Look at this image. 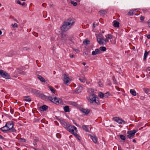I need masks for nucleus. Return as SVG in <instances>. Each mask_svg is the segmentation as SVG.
I'll return each instance as SVG.
<instances>
[{"label":"nucleus","instance_id":"f257e3e1","mask_svg":"<svg viewBox=\"0 0 150 150\" xmlns=\"http://www.w3.org/2000/svg\"><path fill=\"white\" fill-rule=\"evenodd\" d=\"M75 22L74 19L70 18L64 21L61 27V30L62 31H66L69 29Z\"/></svg>","mask_w":150,"mask_h":150},{"label":"nucleus","instance_id":"f03ea898","mask_svg":"<svg viewBox=\"0 0 150 150\" xmlns=\"http://www.w3.org/2000/svg\"><path fill=\"white\" fill-rule=\"evenodd\" d=\"M98 98L96 95L94 94H92L90 95L88 100L91 103H92L94 102H95L97 104H100V102L98 100Z\"/></svg>","mask_w":150,"mask_h":150},{"label":"nucleus","instance_id":"7ed1b4c3","mask_svg":"<svg viewBox=\"0 0 150 150\" xmlns=\"http://www.w3.org/2000/svg\"><path fill=\"white\" fill-rule=\"evenodd\" d=\"M7 127L9 130H10L11 132H16V130L15 129L13 128V124L11 121L7 122L5 125Z\"/></svg>","mask_w":150,"mask_h":150},{"label":"nucleus","instance_id":"20e7f679","mask_svg":"<svg viewBox=\"0 0 150 150\" xmlns=\"http://www.w3.org/2000/svg\"><path fill=\"white\" fill-rule=\"evenodd\" d=\"M31 92L32 93L37 97L42 98L45 96L43 94L40 93V91L35 89H32Z\"/></svg>","mask_w":150,"mask_h":150},{"label":"nucleus","instance_id":"39448f33","mask_svg":"<svg viewBox=\"0 0 150 150\" xmlns=\"http://www.w3.org/2000/svg\"><path fill=\"white\" fill-rule=\"evenodd\" d=\"M66 129L72 134H74V130L76 132L77 128L74 126L70 125L69 124Z\"/></svg>","mask_w":150,"mask_h":150},{"label":"nucleus","instance_id":"423d86ee","mask_svg":"<svg viewBox=\"0 0 150 150\" xmlns=\"http://www.w3.org/2000/svg\"><path fill=\"white\" fill-rule=\"evenodd\" d=\"M0 75L6 79H10V75L5 71L2 70H0Z\"/></svg>","mask_w":150,"mask_h":150},{"label":"nucleus","instance_id":"0eeeda50","mask_svg":"<svg viewBox=\"0 0 150 150\" xmlns=\"http://www.w3.org/2000/svg\"><path fill=\"white\" fill-rule=\"evenodd\" d=\"M113 119L114 121L120 124H125L127 123L125 121L121 119L119 117H113Z\"/></svg>","mask_w":150,"mask_h":150},{"label":"nucleus","instance_id":"6e6552de","mask_svg":"<svg viewBox=\"0 0 150 150\" xmlns=\"http://www.w3.org/2000/svg\"><path fill=\"white\" fill-rule=\"evenodd\" d=\"M102 35L101 34H98L96 36L97 41L98 43L101 45L103 44L104 41V40L102 37Z\"/></svg>","mask_w":150,"mask_h":150},{"label":"nucleus","instance_id":"1a4fd4ad","mask_svg":"<svg viewBox=\"0 0 150 150\" xmlns=\"http://www.w3.org/2000/svg\"><path fill=\"white\" fill-rule=\"evenodd\" d=\"M63 76H64L63 79L64 83L65 84H67L70 81V79L68 76L65 74H63Z\"/></svg>","mask_w":150,"mask_h":150},{"label":"nucleus","instance_id":"9d476101","mask_svg":"<svg viewBox=\"0 0 150 150\" xmlns=\"http://www.w3.org/2000/svg\"><path fill=\"white\" fill-rule=\"evenodd\" d=\"M80 111H81L85 115H88L90 112V110L89 109H85L82 108H80Z\"/></svg>","mask_w":150,"mask_h":150},{"label":"nucleus","instance_id":"9b49d317","mask_svg":"<svg viewBox=\"0 0 150 150\" xmlns=\"http://www.w3.org/2000/svg\"><path fill=\"white\" fill-rule=\"evenodd\" d=\"M61 124L66 129L67 127L69 124L67 123L64 121L62 120L61 119L60 120Z\"/></svg>","mask_w":150,"mask_h":150},{"label":"nucleus","instance_id":"f8f14e48","mask_svg":"<svg viewBox=\"0 0 150 150\" xmlns=\"http://www.w3.org/2000/svg\"><path fill=\"white\" fill-rule=\"evenodd\" d=\"M101 52L99 49H96L94 51H93L92 52V54L93 55H95L97 54H101Z\"/></svg>","mask_w":150,"mask_h":150},{"label":"nucleus","instance_id":"ddd939ff","mask_svg":"<svg viewBox=\"0 0 150 150\" xmlns=\"http://www.w3.org/2000/svg\"><path fill=\"white\" fill-rule=\"evenodd\" d=\"M61 100L59 98H57L56 97H54L53 103L57 104H58L61 103Z\"/></svg>","mask_w":150,"mask_h":150},{"label":"nucleus","instance_id":"4468645a","mask_svg":"<svg viewBox=\"0 0 150 150\" xmlns=\"http://www.w3.org/2000/svg\"><path fill=\"white\" fill-rule=\"evenodd\" d=\"M82 89V87L81 86H79L75 90V92L76 93H79L81 92Z\"/></svg>","mask_w":150,"mask_h":150},{"label":"nucleus","instance_id":"2eb2a0df","mask_svg":"<svg viewBox=\"0 0 150 150\" xmlns=\"http://www.w3.org/2000/svg\"><path fill=\"white\" fill-rule=\"evenodd\" d=\"M38 78L42 82H45L46 80H45V79L42 77L40 75H38L37 76Z\"/></svg>","mask_w":150,"mask_h":150},{"label":"nucleus","instance_id":"dca6fc26","mask_svg":"<svg viewBox=\"0 0 150 150\" xmlns=\"http://www.w3.org/2000/svg\"><path fill=\"white\" fill-rule=\"evenodd\" d=\"M0 129L4 133L6 132L7 131H9L6 125L4 126L1 128Z\"/></svg>","mask_w":150,"mask_h":150},{"label":"nucleus","instance_id":"f3484780","mask_svg":"<svg viewBox=\"0 0 150 150\" xmlns=\"http://www.w3.org/2000/svg\"><path fill=\"white\" fill-rule=\"evenodd\" d=\"M48 106L46 105H44L40 108V109L41 111H44L46 110L47 109Z\"/></svg>","mask_w":150,"mask_h":150},{"label":"nucleus","instance_id":"a211bd4d","mask_svg":"<svg viewBox=\"0 0 150 150\" xmlns=\"http://www.w3.org/2000/svg\"><path fill=\"white\" fill-rule=\"evenodd\" d=\"M23 100L25 101L30 102L31 101V98L29 96H24L23 97Z\"/></svg>","mask_w":150,"mask_h":150},{"label":"nucleus","instance_id":"6ab92c4d","mask_svg":"<svg viewBox=\"0 0 150 150\" xmlns=\"http://www.w3.org/2000/svg\"><path fill=\"white\" fill-rule=\"evenodd\" d=\"M113 26L115 27L118 28L119 26V22L115 20L113 21Z\"/></svg>","mask_w":150,"mask_h":150},{"label":"nucleus","instance_id":"aec40b11","mask_svg":"<svg viewBox=\"0 0 150 150\" xmlns=\"http://www.w3.org/2000/svg\"><path fill=\"white\" fill-rule=\"evenodd\" d=\"M82 128L86 132H89V130L88 129V126L85 125L82 126Z\"/></svg>","mask_w":150,"mask_h":150},{"label":"nucleus","instance_id":"412c9836","mask_svg":"<svg viewBox=\"0 0 150 150\" xmlns=\"http://www.w3.org/2000/svg\"><path fill=\"white\" fill-rule=\"evenodd\" d=\"M143 90L147 94H149V93L150 92V89L147 88H143Z\"/></svg>","mask_w":150,"mask_h":150},{"label":"nucleus","instance_id":"4be33fe9","mask_svg":"<svg viewBox=\"0 0 150 150\" xmlns=\"http://www.w3.org/2000/svg\"><path fill=\"white\" fill-rule=\"evenodd\" d=\"M91 137L95 143H96L97 142V138L96 136H91Z\"/></svg>","mask_w":150,"mask_h":150},{"label":"nucleus","instance_id":"5701e85b","mask_svg":"<svg viewBox=\"0 0 150 150\" xmlns=\"http://www.w3.org/2000/svg\"><path fill=\"white\" fill-rule=\"evenodd\" d=\"M136 11V9L132 10L130 11L128 13V15L132 16L133 14L135 13Z\"/></svg>","mask_w":150,"mask_h":150},{"label":"nucleus","instance_id":"b1692460","mask_svg":"<svg viewBox=\"0 0 150 150\" xmlns=\"http://www.w3.org/2000/svg\"><path fill=\"white\" fill-rule=\"evenodd\" d=\"M150 52V51L149 52H147L146 51H145L144 56V60H146L147 56L149 54Z\"/></svg>","mask_w":150,"mask_h":150},{"label":"nucleus","instance_id":"393cba45","mask_svg":"<svg viewBox=\"0 0 150 150\" xmlns=\"http://www.w3.org/2000/svg\"><path fill=\"white\" fill-rule=\"evenodd\" d=\"M100 13V15L101 16H103L105 15L107 13V11L105 10H102L99 12Z\"/></svg>","mask_w":150,"mask_h":150},{"label":"nucleus","instance_id":"a878e982","mask_svg":"<svg viewBox=\"0 0 150 150\" xmlns=\"http://www.w3.org/2000/svg\"><path fill=\"white\" fill-rule=\"evenodd\" d=\"M64 109L65 112H69L70 111L69 107L68 106H66L64 108Z\"/></svg>","mask_w":150,"mask_h":150},{"label":"nucleus","instance_id":"bb28decb","mask_svg":"<svg viewBox=\"0 0 150 150\" xmlns=\"http://www.w3.org/2000/svg\"><path fill=\"white\" fill-rule=\"evenodd\" d=\"M130 92L131 94L134 96H136V92L135 91L134 89H130Z\"/></svg>","mask_w":150,"mask_h":150},{"label":"nucleus","instance_id":"cd10ccee","mask_svg":"<svg viewBox=\"0 0 150 150\" xmlns=\"http://www.w3.org/2000/svg\"><path fill=\"white\" fill-rule=\"evenodd\" d=\"M83 43L85 45H88L90 44V41L88 40H85L83 41Z\"/></svg>","mask_w":150,"mask_h":150},{"label":"nucleus","instance_id":"c85d7f7f","mask_svg":"<svg viewBox=\"0 0 150 150\" xmlns=\"http://www.w3.org/2000/svg\"><path fill=\"white\" fill-rule=\"evenodd\" d=\"M47 98L50 100L53 103L54 97H52V96H48Z\"/></svg>","mask_w":150,"mask_h":150},{"label":"nucleus","instance_id":"c756f323","mask_svg":"<svg viewBox=\"0 0 150 150\" xmlns=\"http://www.w3.org/2000/svg\"><path fill=\"white\" fill-rule=\"evenodd\" d=\"M100 50L103 52L105 51L106 50V48L105 47H101L99 48Z\"/></svg>","mask_w":150,"mask_h":150},{"label":"nucleus","instance_id":"7c9ffc66","mask_svg":"<svg viewBox=\"0 0 150 150\" xmlns=\"http://www.w3.org/2000/svg\"><path fill=\"white\" fill-rule=\"evenodd\" d=\"M120 138L123 140H125L126 139L125 137L123 135H120L119 136Z\"/></svg>","mask_w":150,"mask_h":150},{"label":"nucleus","instance_id":"2f4dec72","mask_svg":"<svg viewBox=\"0 0 150 150\" xmlns=\"http://www.w3.org/2000/svg\"><path fill=\"white\" fill-rule=\"evenodd\" d=\"M127 133L134 137V134H133V133L132 132V131H128L127 132Z\"/></svg>","mask_w":150,"mask_h":150},{"label":"nucleus","instance_id":"473e14b6","mask_svg":"<svg viewBox=\"0 0 150 150\" xmlns=\"http://www.w3.org/2000/svg\"><path fill=\"white\" fill-rule=\"evenodd\" d=\"M75 137H76L79 140H80V136H79V135L77 134V133H74V134H73Z\"/></svg>","mask_w":150,"mask_h":150},{"label":"nucleus","instance_id":"72a5a7b5","mask_svg":"<svg viewBox=\"0 0 150 150\" xmlns=\"http://www.w3.org/2000/svg\"><path fill=\"white\" fill-rule=\"evenodd\" d=\"M99 96L100 98H102L104 97V94L101 92H100L99 93Z\"/></svg>","mask_w":150,"mask_h":150},{"label":"nucleus","instance_id":"f704fd0d","mask_svg":"<svg viewBox=\"0 0 150 150\" xmlns=\"http://www.w3.org/2000/svg\"><path fill=\"white\" fill-rule=\"evenodd\" d=\"M48 88L50 89V91H51L52 92V93H54L55 92V90L54 89H53L52 87L50 86H48Z\"/></svg>","mask_w":150,"mask_h":150},{"label":"nucleus","instance_id":"c9c22d12","mask_svg":"<svg viewBox=\"0 0 150 150\" xmlns=\"http://www.w3.org/2000/svg\"><path fill=\"white\" fill-rule=\"evenodd\" d=\"M61 38L62 39H64V38L66 37V35L65 34H64L62 33H61Z\"/></svg>","mask_w":150,"mask_h":150},{"label":"nucleus","instance_id":"e433bc0d","mask_svg":"<svg viewBox=\"0 0 150 150\" xmlns=\"http://www.w3.org/2000/svg\"><path fill=\"white\" fill-rule=\"evenodd\" d=\"M71 3L73 4L74 6H76L77 5V3L76 2H74V1L71 0Z\"/></svg>","mask_w":150,"mask_h":150},{"label":"nucleus","instance_id":"4c0bfd02","mask_svg":"<svg viewBox=\"0 0 150 150\" xmlns=\"http://www.w3.org/2000/svg\"><path fill=\"white\" fill-rule=\"evenodd\" d=\"M19 73L23 75H25L26 74V73L25 72L21 70H20L19 71Z\"/></svg>","mask_w":150,"mask_h":150},{"label":"nucleus","instance_id":"58836bf2","mask_svg":"<svg viewBox=\"0 0 150 150\" xmlns=\"http://www.w3.org/2000/svg\"><path fill=\"white\" fill-rule=\"evenodd\" d=\"M110 96L109 93H107L104 94V97L105 98H107L108 96Z\"/></svg>","mask_w":150,"mask_h":150},{"label":"nucleus","instance_id":"ea45409f","mask_svg":"<svg viewBox=\"0 0 150 150\" xmlns=\"http://www.w3.org/2000/svg\"><path fill=\"white\" fill-rule=\"evenodd\" d=\"M108 39H111L112 38V36L111 34H108L107 35V36L106 37Z\"/></svg>","mask_w":150,"mask_h":150},{"label":"nucleus","instance_id":"a19ab883","mask_svg":"<svg viewBox=\"0 0 150 150\" xmlns=\"http://www.w3.org/2000/svg\"><path fill=\"white\" fill-rule=\"evenodd\" d=\"M18 24L16 23H15L14 24H12L11 26L13 28L17 27H18Z\"/></svg>","mask_w":150,"mask_h":150},{"label":"nucleus","instance_id":"79ce46f5","mask_svg":"<svg viewBox=\"0 0 150 150\" xmlns=\"http://www.w3.org/2000/svg\"><path fill=\"white\" fill-rule=\"evenodd\" d=\"M98 84L100 87H102V86L103 84L100 81L98 82Z\"/></svg>","mask_w":150,"mask_h":150},{"label":"nucleus","instance_id":"37998d69","mask_svg":"<svg viewBox=\"0 0 150 150\" xmlns=\"http://www.w3.org/2000/svg\"><path fill=\"white\" fill-rule=\"evenodd\" d=\"M127 137L129 139H132L134 137L132 136H131L129 134H128V135H127Z\"/></svg>","mask_w":150,"mask_h":150},{"label":"nucleus","instance_id":"c03bdc74","mask_svg":"<svg viewBox=\"0 0 150 150\" xmlns=\"http://www.w3.org/2000/svg\"><path fill=\"white\" fill-rule=\"evenodd\" d=\"M23 49L24 50H29L30 48L28 47H25L23 48Z\"/></svg>","mask_w":150,"mask_h":150},{"label":"nucleus","instance_id":"a18cd8bd","mask_svg":"<svg viewBox=\"0 0 150 150\" xmlns=\"http://www.w3.org/2000/svg\"><path fill=\"white\" fill-rule=\"evenodd\" d=\"M79 80L81 82L84 83L85 82V80L84 79H82L80 78L79 79Z\"/></svg>","mask_w":150,"mask_h":150},{"label":"nucleus","instance_id":"49530a36","mask_svg":"<svg viewBox=\"0 0 150 150\" xmlns=\"http://www.w3.org/2000/svg\"><path fill=\"white\" fill-rule=\"evenodd\" d=\"M132 132L134 134V136L135 135V134L137 132V131L134 130H133L132 131Z\"/></svg>","mask_w":150,"mask_h":150},{"label":"nucleus","instance_id":"de8ad7c7","mask_svg":"<svg viewBox=\"0 0 150 150\" xmlns=\"http://www.w3.org/2000/svg\"><path fill=\"white\" fill-rule=\"evenodd\" d=\"M108 38L106 37V39L104 40V41L105 42H109V40H108Z\"/></svg>","mask_w":150,"mask_h":150},{"label":"nucleus","instance_id":"09e8293b","mask_svg":"<svg viewBox=\"0 0 150 150\" xmlns=\"http://www.w3.org/2000/svg\"><path fill=\"white\" fill-rule=\"evenodd\" d=\"M147 23L148 26L150 27V19L148 21Z\"/></svg>","mask_w":150,"mask_h":150},{"label":"nucleus","instance_id":"8fccbe9b","mask_svg":"<svg viewBox=\"0 0 150 150\" xmlns=\"http://www.w3.org/2000/svg\"><path fill=\"white\" fill-rule=\"evenodd\" d=\"M140 20L142 21H143L144 20V18L142 16H141L140 17Z\"/></svg>","mask_w":150,"mask_h":150},{"label":"nucleus","instance_id":"3c124183","mask_svg":"<svg viewBox=\"0 0 150 150\" xmlns=\"http://www.w3.org/2000/svg\"><path fill=\"white\" fill-rule=\"evenodd\" d=\"M144 98L145 97L143 96H141L140 97V99L142 100H143Z\"/></svg>","mask_w":150,"mask_h":150},{"label":"nucleus","instance_id":"603ef678","mask_svg":"<svg viewBox=\"0 0 150 150\" xmlns=\"http://www.w3.org/2000/svg\"><path fill=\"white\" fill-rule=\"evenodd\" d=\"M21 140L23 142H25V139H24L21 138Z\"/></svg>","mask_w":150,"mask_h":150},{"label":"nucleus","instance_id":"864d4df0","mask_svg":"<svg viewBox=\"0 0 150 150\" xmlns=\"http://www.w3.org/2000/svg\"><path fill=\"white\" fill-rule=\"evenodd\" d=\"M17 3L21 5V3L19 0H18L17 1Z\"/></svg>","mask_w":150,"mask_h":150},{"label":"nucleus","instance_id":"5fc2aeb1","mask_svg":"<svg viewBox=\"0 0 150 150\" xmlns=\"http://www.w3.org/2000/svg\"><path fill=\"white\" fill-rule=\"evenodd\" d=\"M71 104L74 105H76V103L75 102H73Z\"/></svg>","mask_w":150,"mask_h":150},{"label":"nucleus","instance_id":"6e6d98bb","mask_svg":"<svg viewBox=\"0 0 150 150\" xmlns=\"http://www.w3.org/2000/svg\"><path fill=\"white\" fill-rule=\"evenodd\" d=\"M147 38L149 39H150V34L148 35L147 36Z\"/></svg>","mask_w":150,"mask_h":150},{"label":"nucleus","instance_id":"4d7b16f0","mask_svg":"<svg viewBox=\"0 0 150 150\" xmlns=\"http://www.w3.org/2000/svg\"><path fill=\"white\" fill-rule=\"evenodd\" d=\"M95 25H96L95 22H94L93 23V28L95 27Z\"/></svg>","mask_w":150,"mask_h":150},{"label":"nucleus","instance_id":"13d9d810","mask_svg":"<svg viewBox=\"0 0 150 150\" xmlns=\"http://www.w3.org/2000/svg\"><path fill=\"white\" fill-rule=\"evenodd\" d=\"M0 139H4V137L0 134Z\"/></svg>","mask_w":150,"mask_h":150},{"label":"nucleus","instance_id":"bf43d9fd","mask_svg":"<svg viewBox=\"0 0 150 150\" xmlns=\"http://www.w3.org/2000/svg\"><path fill=\"white\" fill-rule=\"evenodd\" d=\"M25 4V3L24 2H23L22 4H21V5L23 6Z\"/></svg>","mask_w":150,"mask_h":150},{"label":"nucleus","instance_id":"052dcab7","mask_svg":"<svg viewBox=\"0 0 150 150\" xmlns=\"http://www.w3.org/2000/svg\"><path fill=\"white\" fill-rule=\"evenodd\" d=\"M13 20H14V21H16V22H17L18 23V21L15 18Z\"/></svg>","mask_w":150,"mask_h":150},{"label":"nucleus","instance_id":"680f3d73","mask_svg":"<svg viewBox=\"0 0 150 150\" xmlns=\"http://www.w3.org/2000/svg\"><path fill=\"white\" fill-rule=\"evenodd\" d=\"M74 55H72L70 56V57L71 58H73V57H74Z\"/></svg>","mask_w":150,"mask_h":150},{"label":"nucleus","instance_id":"e2e57ef3","mask_svg":"<svg viewBox=\"0 0 150 150\" xmlns=\"http://www.w3.org/2000/svg\"><path fill=\"white\" fill-rule=\"evenodd\" d=\"M132 141L133 142H134V143L136 142V140L135 139H133Z\"/></svg>","mask_w":150,"mask_h":150},{"label":"nucleus","instance_id":"0e129e2a","mask_svg":"<svg viewBox=\"0 0 150 150\" xmlns=\"http://www.w3.org/2000/svg\"><path fill=\"white\" fill-rule=\"evenodd\" d=\"M147 10L146 9H143L142 11L144 12L146 11Z\"/></svg>","mask_w":150,"mask_h":150},{"label":"nucleus","instance_id":"69168bd1","mask_svg":"<svg viewBox=\"0 0 150 150\" xmlns=\"http://www.w3.org/2000/svg\"><path fill=\"white\" fill-rule=\"evenodd\" d=\"M147 70L148 71H150V67H149V68H148L147 69Z\"/></svg>","mask_w":150,"mask_h":150},{"label":"nucleus","instance_id":"338daca9","mask_svg":"<svg viewBox=\"0 0 150 150\" xmlns=\"http://www.w3.org/2000/svg\"><path fill=\"white\" fill-rule=\"evenodd\" d=\"M82 64L84 65H85L86 64V63L85 62H83L82 63Z\"/></svg>","mask_w":150,"mask_h":150},{"label":"nucleus","instance_id":"774afa93","mask_svg":"<svg viewBox=\"0 0 150 150\" xmlns=\"http://www.w3.org/2000/svg\"><path fill=\"white\" fill-rule=\"evenodd\" d=\"M91 91L92 92H93L94 91V90L93 89H91Z\"/></svg>","mask_w":150,"mask_h":150}]
</instances>
